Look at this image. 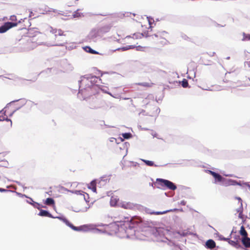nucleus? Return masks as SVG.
Returning a JSON list of instances; mask_svg holds the SVG:
<instances>
[{
	"instance_id": "nucleus-1",
	"label": "nucleus",
	"mask_w": 250,
	"mask_h": 250,
	"mask_svg": "<svg viewBox=\"0 0 250 250\" xmlns=\"http://www.w3.org/2000/svg\"><path fill=\"white\" fill-rule=\"evenodd\" d=\"M157 183L162 187L167 188L171 190H175L176 189V186L171 182L165 179H157Z\"/></svg>"
},
{
	"instance_id": "nucleus-2",
	"label": "nucleus",
	"mask_w": 250,
	"mask_h": 250,
	"mask_svg": "<svg viewBox=\"0 0 250 250\" xmlns=\"http://www.w3.org/2000/svg\"><path fill=\"white\" fill-rule=\"evenodd\" d=\"M120 222L127 223V224L131 225H138L142 222V219L141 217L138 216H134L130 218L129 217H124L123 220L120 221Z\"/></svg>"
},
{
	"instance_id": "nucleus-3",
	"label": "nucleus",
	"mask_w": 250,
	"mask_h": 250,
	"mask_svg": "<svg viewBox=\"0 0 250 250\" xmlns=\"http://www.w3.org/2000/svg\"><path fill=\"white\" fill-rule=\"evenodd\" d=\"M169 232V230L164 227L155 228L153 230V234L156 237H164Z\"/></svg>"
},
{
	"instance_id": "nucleus-4",
	"label": "nucleus",
	"mask_w": 250,
	"mask_h": 250,
	"mask_svg": "<svg viewBox=\"0 0 250 250\" xmlns=\"http://www.w3.org/2000/svg\"><path fill=\"white\" fill-rule=\"evenodd\" d=\"M235 200L237 202V205L238 208L236 209L237 212L239 213L238 217L242 219L243 222H245L246 220V217L243 214V203L242 200L240 197H236Z\"/></svg>"
},
{
	"instance_id": "nucleus-5",
	"label": "nucleus",
	"mask_w": 250,
	"mask_h": 250,
	"mask_svg": "<svg viewBox=\"0 0 250 250\" xmlns=\"http://www.w3.org/2000/svg\"><path fill=\"white\" fill-rule=\"evenodd\" d=\"M59 219L63 221L67 226L71 228L72 229L76 231H81L83 230V228H85L86 226H82L80 227H77L73 225L67 219L64 217H58Z\"/></svg>"
},
{
	"instance_id": "nucleus-6",
	"label": "nucleus",
	"mask_w": 250,
	"mask_h": 250,
	"mask_svg": "<svg viewBox=\"0 0 250 250\" xmlns=\"http://www.w3.org/2000/svg\"><path fill=\"white\" fill-rule=\"evenodd\" d=\"M18 25L17 23L7 22L3 25L0 27V33H3L6 32L9 29L15 27Z\"/></svg>"
},
{
	"instance_id": "nucleus-7",
	"label": "nucleus",
	"mask_w": 250,
	"mask_h": 250,
	"mask_svg": "<svg viewBox=\"0 0 250 250\" xmlns=\"http://www.w3.org/2000/svg\"><path fill=\"white\" fill-rule=\"evenodd\" d=\"M155 36L158 39V41L163 39V41H160V42L163 44H166L167 42L168 33L167 32L162 31L158 32L155 35Z\"/></svg>"
},
{
	"instance_id": "nucleus-8",
	"label": "nucleus",
	"mask_w": 250,
	"mask_h": 250,
	"mask_svg": "<svg viewBox=\"0 0 250 250\" xmlns=\"http://www.w3.org/2000/svg\"><path fill=\"white\" fill-rule=\"evenodd\" d=\"M9 107H5L2 110L0 111V118H4L3 121H9L10 122L11 125H12V121L10 119L7 118V113L9 112Z\"/></svg>"
},
{
	"instance_id": "nucleus-9",
	"label": "nucleus",
	"mask_w": 250,
	"mask_h": 250,
	"mask_svg": "<svg viewBox=\"0 0 250 250\" xmlns=\"http://www.w3.org/2000/svg\"><path fill=\"white\" fill-rule=\"evenodd\" d=\"M208 173L214 177L216 182H221L224 179L223 177L221 175L213 171L208 170Z\"/></svg>"
},
{
	"instance_id": "nucleus-10",
	"label": "nucleus",
	"mask_w": 250,
	"mask_h": 250,
	"mask_svg": "<svg viewBox=\"0 0 250 250\" xmlns=\"http://www.w3.org/2000/svg\"><path fill=\"white\" fill-rule=\"evenodd\" d=\"M206 245L207 248L212 249L215 247L216 244L213 240L209 239L207 241Z\"/></svg>"
},
{
	"instance_id": "nucleus-11",
	"label": "nucleus",
	"mask_w": 250,
	"mask_h": 250,
	"mask_svg": "<svg viewBox=\"0 0 250 250\" xmlns=\"http://www.w3.org/2000/svg\"><path fill=\"white\" fill-rule=\"evenodd\" d=\"M137 44V43H136V44L134 43L133 44H132V45H127L126 46L123 47L122 49L123 50H128V49H133V48L136 47L137 50H140L142 48V47L141 46H136Z\"/></svg>"
},
{
	"instance_id": "nucleus-12",
	"label": "nucleus",
	"mask_w": 250,
	"mask_h": 250,
	"mask_svg": "<svg viewBox=\"0 0 250 250\" xmlns=\"http://www.w3.org/2000/svg\"><path fill=\"white\" fill-rule=\"evenodd\" d=\"M242 242L245 247H250V238H249L248 236L243 237L242 239Z\"/></svg>"
},
{
	"instance_id": "nucleus-13",
	"label": "nucleus",
	"mask_w": 250,
	"mask_h": 250,
	"mask_svg": "<svg viewBox=\"0 0 250 250\" xmlns=\"http://www.w3.org/2000/svg\"><path fill=\"white\" fill-rule=\"evenodd\" d=\"M226 240H228L229 243L233 246L237 247L239 246V238L236 239L235 240H231L229 239H225Z\"/></svg>"
},
{
	"instance_id": "nucleus-14",
	"label": "nucleus",
	"mask_w": 250,
	"mask_h": 250,
	"mask_svg": "<svg viewBox=\"0 0 250 250\" xmlns=\"http://www.w3.org/2000/svg\"><path fill=\"white\" fill-rule=\"evenodd\" d=\"M39 215L42 216H46L49 217H52V215L47 211L41 209L39 214Z\"/></svg>"
},
{
	"instance_id": "nucleus-15",
	"label": "nucleus",
	"mask_w": 250,
	"mask_h": 250,
	"mask_svg": "<svg viewBox=\"0 0 250 250\" xmlns=\"http://www.w3.org/2000/svg\"><path fill=\"white\" fill-rule=\"evenodd\" d=\"M88 188L91 189L93 192H96V183L94 181H92L90 183Z\"/></svg>"
},
{
	"instance_id": "nucleus-16",
	"label": "nucleus",
	"mask_w": 250,
	"mask_h": 250,
	"mask_svg": "<svg viewBox=\"0 0 250 250\" xmlns=\"http://www.w3.org/2000/svg\"><path fill=\"white\" fill-rule=\"evenodd\" d=\"M44 203L46 205L51 206L55 204V201L53 199L51 198H48L46 199Z\"/></svg>"
},
{
	"instance_id": "nucleus-17",
	"label": "nucleus",
	"mask_w": 250,
	"mask_h": 250,
	"mask_svg": "<svg viewBox=\"0 0 250 250\" xmlns=\"http://www.w3.org/2000/svg\"><path fill=\"white\" fill-rule=\"evenodd\" d=\"M240 234L243 237H246L248 236V233L245 229L244 226H242L240 230Z\"/></svg>"
},
{
	"instance_id": "nucleus-18",
	"label": "nucleus",
	"mask_w": 250,
	"mask_h": 250,
	"mask_svg": "<svg viewBox=\"0 0 250 250\" xmlns=\"http://www.w3.org/2000/svg\"><path fill=\"white\" fill-rule=\"evenodd\" d=\"M169 210H165L163 211H153L150 212V214H153V215H162L164 214L165 213H167V212H169Z\"/></svg>"
},
{
	"instance_id": "nucleus-19",
	"label": "nucleus",
	"mask_w": 250,
	"mask_h": 250,
	"mask_svg": "<svg viewBox=\"0 0 250 250\" xmlns=\"http://www.w3.org/2000/svg\"><path fill=\"white\" fill-rule=\"evenodd\" d=\"M121 206L125 209H130L132 208L131 204L128 203L122 204Z\"/></svg>"
},
{
	"instance_id": "nucleus-20",
	"label": "nucleus",
	"mask_w": 250,
	"mask_h": 250,
	"mask_svg": "<svg viewBox=\"0 0 250 250\" xmlns=\"http://www.w3.org/2000/svg\"><path fill=\"white\" fill-rule=\"evenodd\" d=\"M243 38L242 39V41H249L250 40V34H246L245 33H243Z\"/></svg>"
},
{
	"instance_id": "nucleus-21",
	"label": "nucleus",
	"mask_w": 250,
	"mask_h": 250,
	"mask_svg": "<svg viewBox=\"0 0 250 250\" xmlns=\"http://www.w3.org/2000/svg\"><path fill=\"white\" fill-rule=\"evenodd\" d=\"M143 161L145 163V164L148 166H153L154 162L149 160H143Z\"/></svg>"
},
{
	"instance_id": "nucleus-22",
	"label": "nucleus",
	"mask_w": 250,
	"mask_h": 250,
	"mask_svg": "<svg viewBox=\"0 0 250 250\" xmlns=\"http://www.w3.org/2000/svg\"><path fill=\"white\" fill-rule=\"evenodd\" d=\"M83 198H84L85 202L87 203H89L90 202V200L89 199V195L86 193H84L83 194Z\"/></svg>"
},
{
	"instance_id": "nucleus-23",
	"label": "nucleus",
	"mask_w": 250,
	"mask_h": 250,
	"mask_svg": "<svg viewBox=\"0 0 250 250\" xmlns=\"http://www.w3.org/2000/svg\"><path fill=\"white\" fill-rule=\"evenodd\" d=\"M188 83L187 80L184 79L183 81H182V85L183 87L186 88L188 86Z\"/></svg>"
},
{
	"instance_id": "nucleus-24",
	"label": "nucleus",
	"mask_w": 250,
	"mask_h": 250,
	"mask_svg": "<svg viewBox=\"0 0 250 250\" xmlns=\"http://www.w3.org/2000/svg\"><path fill=\"white\" fill-rule=\"evenodd\" d=\"M122 136L125 139H129L131 137V134L129 133H123Z\"/></svg>"
},
{
	"instance_id": "nucleus-25",
	"label": "nucleus",
	"mask_w": 250,
	"mask_h": 250,
	"mask_svg": "<svg viewBox=\"0 0 250 250\" xmlns=\"http://www.w3.org/2000/svg\"><path fill=\"white\" fill-rule=\"evenodd\" d=\"M82 13L78 12V10L75 11L73 14V17L74 18H79L81 17Z\"/></svg>"
},
{
	"instance_id": "nucleus-26",
	"label": "nucleus",
	"mask_w": 250,
	"mask_h": 250,
	"mask_svg": "<svg viewBox=\"0 0 250 250\" xmlns=\"http://www.w3.org/2000/svg\"><path fill=\"white\" fill-rule=\"evenodd\" d=\"M86 48H87L88 49V50H87L88 52L91 53H92V54H97L98 53L95 51V50H93V49H92L90 47H86Z\"/></svg>"
},
{
	"instance_id": "nucleus-27",
	"label": "nucleus",
	"mask_w": 250,
	"mask_h": 250,
	"mask_svg": "<svg viewBox=\"0 0 250 250\" xmlns=\"http://www.w3.org/2000/svg\"><path fill=\"white\" fill-rule=\"evenodd\" d=\"M54 33L55 34V36H57V35L61 36L63 34V32L61 30H57L56 29L55 30V32Z\"/></svg>"
},
{
	"instance_id": "nucleus-28",
	"label": "nucleus",
	"mask_w": 250,
	"mask_h": 250,
	"mask_svg": "<svg viewBox=\"0 0 250 250\" xmlns=\"http://www.w3.org/2000/svg\"><path fill=\"white\" fill-rule=\"evenodd\" d=\"M127 38L128 39H130V40H134L135 39H137V36L135 35V34H134L132 36V37H127Z\"/></svg>"
},
{
	"instance_id": "nucleus-29",
	"label": "nucleus",
	"mask_w": 250,
	"mask_h": 250,
	"mask_svg": "<svg viewBox=\"0 0 250 250\" xmlns=\"http://www.w3.org/2000/svg\"><path fill=\"white\" fill-rule=\"evenodd\" d=\"M141 85L145 86H146V87H150L151 86L149 83H142V84H141Z\"/></svg>"
},
{
	"instance_id": "nucleus-30",
	"label": "nucleus",
	"mask_w": 250,
	"mask_h": 250,
	"mask_svg": "<svg viewBox=\"0 0 250 250\" xmlns=\"http://www.w3.org/2000/svg\"><path fill=\"white\" fill-rule=\"evenodd\" d=\"M26 100L25 99H22L21 100V103L22 104H25L26 103Z\"/></svg>"
},
{
	"instance_id": "nucleus-31",
	"label": "nucleus",
	"mask_w": 250,
	"mask_h": 250,
	"mask_svg": "<svg viewBox=\"0 0 250 250\" xmlns=\"http://www.w3.org/2000/svg\"><path fill=\"white\" fill-rule=\"evenodd\" d=\"M16 19V17L15 16H12L11 17L10 20L12 21H14Z\"/></svg>"
},
{
	"instance_id": "nucleus-32",
	"label": "nucleus",
	"mask_w": 250,
	"mask_h": 250,
	"mask_svg": "<svg viewBox=\"0 0 250 250\" xmlns=\"http://www.w3.org/2000/svg\"><path fill=\"white\" fill-rule=\"evenodd\" d=\"M7 191V190H6L5 189L0 188V192H5Z\"/></svg>"
},
{
	"instance_id": "nucleus-33",
	"label": "nucleus",
	"mask_w": 250,
	"mask_h": 250,
	"mask_svg": "<svg viewBox=\"0 0 250 250\" xmlns=\"http://www.w3.org/2000/svg\"><path fill=\"white\" fill-rule=\"evenodd\" d=\"M14 112V111H13L12 113H10V114H9V116H11L12 115V114H13Z\"/></svg>"
},
{
	"instance_id": "nucleus-34",
	"label": "nucleus",
	"mask_w": 250,
	"mask_h": 250,
	"mask_svg": "<svg viewBox=\"0 0 250 250\" xmlns=\"http://www.w3.org/2000/svg\"><path fill=\"white\" fill-rule=\"evenodd\" d=\"M113 200L112 199H111V204L112 205H113Z\"/></svg>"
},
{
	"instance_id": "nucleus-35",
	"label": "nucleus",
	"mask_w": 250,
	"mask_h": 250,
	"mask_svg": "<svg viewBox=\"0 0 250 250\" xmlns=\"http://www.w3.org/2000/svg\"><path fill=\"white\" fill-rule=\"evenodd\" d=\"M4 120V118L1 119L0 118V121H3Z\"/></svg>"
},
{
	"instance_id": "nucleus-36",
	"label": "nucleus",
	"mask_w": 250,
	"mask_h": 250,
	"mask_svg": "<svg viewBox=\"0 0 250 250\" xmlns=\"http://www.w3.org/2000/svg\"><path fill=\"white\" fill-rule=\"evenodd\" d=\"M160 41H163V39H161V40L158 41L159 42H160Z\"/></svg>"
}]
</instances>
